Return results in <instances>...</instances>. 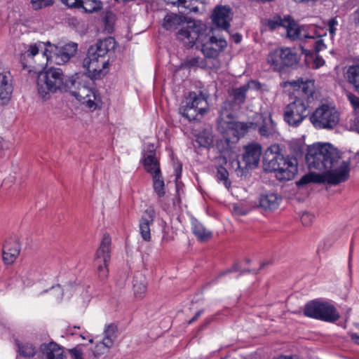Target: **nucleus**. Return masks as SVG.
Wrapping results in <instances>:
<instances>
[{"label": "nucleus", "instance_id": "f257e3e1", "mask_svg": "<svg viewBox=\"0 0 359 359\" xmlns=\"http://www.w3.org/2000/svg\"><path fill=\"white\" fill-rule=\"evenodd\" d=\"M336 149L328 142H316L307 147L306 163L309 170H316L320 173L310 172L297 182V186L309 183H327L337 184Z\"/></svg>", "mask_w": 359, "mask_h": 359}, {"label": "nucleus", "instance_id": "f03ea898", "mask_svg": "<svg viewBox=\"0 0 359 359\" xmlns=\"http://www.w3.org/2000/svg\"><path fill=\"white\" fill-rule=\"evenodd\" d=\"M294 91V100L288 104L284 111V120L291 126L297 127L309 116L311 104L314 101L313 80L299 78L285 83Z\"/></svg>", "mask_w": 359, "mask_h": 359}, {"label": "nucleus", "instance_id": "7ed1b4c3", "mask_svg": "<svg viewBox=\"0 0 359 359\" xmlns=\"http://www.w3.org/2000/svg\"><path fill=\"white\" fill-rule=\"evenodd\" d=\"M178 39L188 43L190 46L198 44L206 57L214 58L226 47V41L222 38L214 36L211 31L207 32L201 25L189 22L186 29L179 32Z\"/></svg>", "mask_w": 359, "mask_h": 359}, {"label": "nucleus", "instance_id": "20e7f679", "mask_svg": "<svg viewBox=\"0 0 359 359\" xmlns=\"http://www.w3.org/2000/svg\"><path fill=\"white\" fill-rule=\"evenodd\" d=\"M114 46L115 41L112 37L99 40L90 46L83 62V66L90 77L96 79L106 74L109 65L107 54Z\"/></svg>", "mask_w": 359, "mask_h": 359}, {"label": "nucleus", "instance_id": "39448f33", "mask_svg": "<svg viewBox=\"0 0 359 359\" xmlns=\"http://www.w3.org/2000/svg\"><path fill=\"white\" fill-rule=\"evenodd\" d=\"M219 127L224 130L223 138L217 141L216 146L221 153H225L231 149V144L236 142L244 136L250 129H256L257 124L253 122H239L233 121V116L225 110H222L219 118Z\"/></svg>", "mask_w": 359, "mask_h": 359}, {"label": "nucleus", "instance_id": "423d86ee", "mask_svg": "<svg viewBox=\"0 0 359 359\" xmlns=\"http://www.w3.org/2000/svg\"><path fill=\"white\" fill-rule=\"evenodd\" d=\"M74 85L73 78L65 76L60 68H50L39 74L37 81L38 91L42 97L57 90L68 91Z\"/></svg>", "mask_w": 359, "mask_h": 359}, {"label": "nucleus", "instance_id": "0eeeda50", "mask_svg": "<svg viewBox=\"0 0 359 359\" xmlns=\"http://www.w3.org/2000/svg\"><path fill=\"white\" fill-rule=\"evenodd\" d=\"M264 169L266 172H273L275 177L279 181H289L297 173V160L290 156L279 157L275 160L269 159L264 163Z\"/></svg>", "mask_w": 359, "mask_h": 359}, {"label": "nucleus", "instance_id": "6e6552de", "mask_svg": "<svg viewBox=\"0 0 359 359\" xmlns=\"http://www.w3.org/2000/svg\"><path fill=\"white\" fill-rule=\"evenodd\" d=\"M47 44L49 48H44L42 53L46 65L48 63L64 65L76 54L78 48L77 43L74 42L68 43L62 47L51 45L50 42H47Z\"/></svg>", "mask_w": 359, "mask_h": 359}, {"label": "nucleus", "instance_id": "1a4fd4ad", "mask_svg": "<svg viewBox=\"0 0 359 359\" xmlns=\"http://www.w3.org/2000/svg\"><path fill=\"white\" fill-rule=\"evenodd\" d=\"M304 313L307 317L326 322L333 323L337 320L334 306L319 299L308 302L305 306Z\"/></svg>", "mask_w": 359, "mask_h": 359}, {"label": "nucleus", "instance_id": "9d476101", "mask_svg": "<svg viewBox=\"0 0 359 359\" xmlns=\"http://www.w3.org/2000/svg\"><path fill=\"white\" fill-rule=\"evenodd\" d=\"M111 242L110 236L104 234L94 259L93 264L96 274L101 281H104L108 277Z\"/></svg>", "mask_w": 359, "mask_h": 359}, {"label": "nucleus", "instance_id": "9b49d317", "mask_svg": "<svg viewBox=\"0 0 359 359\" xmlns=\"http://www.w3.org/2000/svg\"><path fill=\"white\" fill-rule=\"evenodd\" d=\"M337 109L334 104H322L310 116L311 123L316 128H332L337 125Z\"/></svg>", "mask_w": 359, "mask_h": 359}, {"label": "nucleus", "instance_id": "f8f14e48", "mask_svg": "<svg viewBox=\"0 0 359 359\" xmlns=\"http://www.w3.org/2000/svg\"><path fill=\"white\" fill-rule=\"evenodd\" d=\"M208 102L201 93L197 94L191 92L187 98V103L182 109V115L189 121L198 119V116H202L208 111Z\"/></svg>", "mask_w": 359, "mask_h": 359}, {"label": "nucleus", "instance_id": "ddd939ff", "mask_svg": "<svg viewBox=\"0 0 359 359\" xmlns=\"http://www.w3.org/2000/svg\"><path fill=\"white\" fill-rule=\"evenodd\" d=\"M68 91L88 109L94 110L97 108V96L93 89L82 85L78 87L77 90H73L72 87Z\"/></svg>", "mask_w": 359, "mask_h": 359}, {"label": "nucleus", "instance_id": "4468645a", "mask_svg": "<svg viewBox=\"0 0 359 359\" xmlns=\"http://www.w3.org/2000/svg\"><path fill=\"white\" fill-rule=\"evenodd\" d=\"M156 217L155 210L149 208L144 210L139 222V232L142 238L149 242L151 240V226L153 225Z\"/></svg>", "mask_w": 359, "mask_h": 359}, {"label": "nucleus", "instance_id": "2eb2a0df", "mask_svg": "<svg viewBox=\"0 0 359 359\" xmlns=\"http://www.w3.org/2000/svg\"><path fill=\"white\" fill-rule=\"evenodd\" d=\"M232 11L229 6H217L212 14V22L218 27L228 29L232 19Z\"/></svg>", "mask_w": 359, "mask_h": 359}, {"label": "nucleus", "instance_id": "dca6fc26", "mask_svg": "<svg viewBox=\"0 0 359 359\" xmlns=\"http://www.w3.org/2000/svg\"><path fill=\"white\" fill-rule=\"evenodd\" d=\"M45 44L42 42H38L27 45L25 47V50L20 54V61L24 69L34 67L36 64L34 57L39 54V50H43Z\"/></svg>", "mask_w": 359, "mask_h": 359}, {"label": "nucleus", "instance_id": "f3484780", "mask_svg": "<svg viewBox=\"0 0 359 359\" xmlns=\"http://www.w3.org/2000/svg\"><path fill=\"white\" fill-rule=\"evenodd\" d=\"M20 252V245L16 238H7L3 245L2 257L6 264H13Z\"/></svg>", "mask_w": 359, "mask_h": 359}, {"label": "nucleus", "instance_id": "a211bd4d", "mask_svg": "<svg viewBox=\"0 0 359 359\" xmlns=\"http://www.w3.org/2000/svg\"><path fill=\"white\" fill-rule=\"evenodd\" d=\"M245 152L243 154L245 168H255L259 162L262 154V147L259 144H250L244 147Z\"/></svg>", "mask_w": 359, "mask_h": 359}, {"label": "nucleus", "instance_id": "6ab92c4d", "mask_svg": "<svg viewBox=\"0 0 359 359\" xmlns=\"http://www.w3.org/2000/svg\"><path fill=\"white\" fill-rule=\"evenodd\" d=\"M189 22H195L192 20H187L184 16L170 13L165 16L163 26L167 30H176L180 29L177 33V36L178 37L179 32L182 29H186Z\"/></svg>", "mask_w": 359, "mask_h": 359}, {"label": "nucleus", "instance_id": "aec40b11", "mask_svg": "<svg viewBox=\"0 0 359 359\" xmlns=\"http://www.w3.org/2000/svg\"><path fill=\"white\" fill-rule=\"evenodd\" d=\"M283 27L287 36L292 39L304 40L305 38V26H299L290 16L283 18Z\"/></svg>", "mask_w": 359, "mask_h": 359}, {"label": "nucleus", "instance_id": "412c9836", "mask_svg": "<svg viewBox=\"0 0 359 359\" xmlns=\"http://www.w3.org/2000/svg\"><path fill=\"white\" fill-rule=\"evenodd\" d=\"M143 165L151 176L161 172L160 163L156 157L155 146L152 145V150H150L149 154H144Z\"/></svg>", "mask_w": 359, "mask_h": 359}, {"label": "nucleus", "instance_id": "4be33fe9", "mask_svg": "<svg viewBox=\"0 0 359 359\" xmlns=\"http://www.w3.org/2000/svg\"><path fill=\"white\" fill-rule=\"evenodd\" d=\"M41 351L46 359H66L62 348L55 342L42 344Z\"/></svg>", "mask_w": 359, "mask_h": 359}, {"label": "nucleus", "instance_id": "5701e85b", "mask_svg": "<svg viewBox=\"0 0 359 359\" xmlns=\"http://www.w3.org/2000/svg\"><path fill=\"white\" fill-rule=\"evenodd\" d=\"M13 92V86L10 83V76L6 73L0 74V104H6Z\"/></svg>", "mask_w": 359, "mask_h": 359}, {"label": "nucleus", "instance_id": "b1692460", "mask_svg": "<svg viewBox=\"0 0 359 359\" xmlns=\"http://www.w3.org/2000/svg\"><path fill=\"white\" fill-rule=\"evenodd\" d=\"M191 230L197 239L201 242H206L212 236V232L196 219L191 221Z\"/></svg>", "mask_w": 359, "mask_h": 359}, {"label": "nucleus", "instance_id": "393cba45", "mask_svg": "<svg viewBox=\"0 0 359 359\" xmlns=\"http://www.w3.org/2000/svg\"><path fill=\"white\" fill-rule=\"evenodd\" d=\"M281 201V198L276 194L270 193L261 196L259 204L265 210L276 209Z\"/></svg>", "mask_w": 359, "mask_h": 359}, {"label": "nucleus", "instance_id": "a878e982", "mask_svg": "<svg viewBox=\"0 0 359 359\" xmlns=\"http://www.w3.org/2000/svg\"><path fill=\"white\" fill-rule=\"evenodd\" d=\"M133 289L135 298L142 299L147 293V281L144 276H135L133 280Z\"/></svg>", "mask_w": 359, "mask_h": 359}, {"label": "nucleus", "instance_id": "bb28decb", "mask_svg": "<svg viewBox=\"0 0 359 359\" xmlns=\"http://www.w3.org/2000/svg\"><path fill=\"white\" fill-rule=\"evenodd\" d=\"M259 133L264 137H276L278 132L275 122L271 118H264L262 126L258 128Z\"/></svg>", "mask_w": 359, "mask_h": 359}, {"label": "nucleus", "instance_id": "cd10ccee", "mask_svg": "<svg viewBox=\"0 0 359 359\" xmlns=\"http://www.w3.org/2000/svg\"><path fill=\"white\" fill-rule=\"evenodd\" d=\"M305 38L306 43H309L318 38H323L327 35V29L322 27H317L314 25L305 26Z\"/></svg>", "mask_w": 359, "mask_h": 359}, {"label": "nucleus", "instance_id": "c85d7f7f", "mask_svg": "<svg viewBox=\"0 0 359 359\" xmlns=\"http://www.w3.org/2000/svg\"><path fill=\"white\" fill-rule=\"evenodd\" d=\"M266 60L274 71L281 72L283 70L280 48L271 51L267 55Z\"/></svg>", "mask_w": 359, "mask_h": 359}, {"label": "nucleus", "instance_id": "c756f323", "mask_svg": "<svg viewBox=\"0 0 359 359\" xmlns=\"http://www.w3.org/2000/svg\"><path fill=\"white\" fill-rule=\"evenodd\" d=\"M282 62L283 69L285 67H292L298 62L297 54L290 48H281Z\"/></svg>", "mask_w": 359, "mask_h": 359}, {"label": "nucleus", "instance_id": "7c9ffc66", "mask_svg": "<svg viewBox=\"0 0 359 359\" xmlns=\"http://www.w3.org/2000/svg\"><path fill=\"white\" fill-rule=\"evenodd\" d=\"M346 78L359 94V65L349 67L346 72Z\"/></svg>", "mask_w": 359, "mask_h": 359}, {"label": "nucleus", "instance_id": "2f4dec72", "mask_svg": "<svg viewBox=\"0 0 359 359\" xmlns=\"http://www.w3.org/2000/svg\"><path fill=\"white\" fill-rule=\"evenodd\" d=\"M102 4L98 0H80L77 8H83L86 13H92L100 11Z\"/></svg>", "mask_w": 359, "mask_h": 359}, {"label": "nucleus", "instance_id": "473e14b6", "mask_svg": "<svg viewBox=\"0 0 359 359\" xmlns=\"http://www.w3.org/2000/svg\"><path fill=\"white\" fill-rule=\"evenodd\" d=\"M117 326L114 323L108 324L104 329V338L102 340L107 342L108 345L112 346L117 338Z\"/></svg>", "mask_w": 359, "mask_h": 359}, {"label": "nucleus", "instance_id": "72a5a7b5", "mask_svg": "<svg viewBox=\"0 0 359 359\" xmlns=\"http://www.w3.org/2000/svg\"><path fill=\"white\" fill-rule=\"evenodd\" d=\"M196 142L201 147H209L212 145L214 140L212 132L208 129H204L196 135Z\"/></svg>", "mask_w": 359, "mask_h": 359}, {"label": "nucleus", "instance_id": "f704fd0d", "mask_svg": "<svg viewBox=\"0 0 359 359\" xmlns=\"http://www.w3.org/2000/svg\"><path fill=\"white\" fill-rule=\"evenodd\" d=\"M249 88L250 85L247 83L233 90L232 95L233 97V102L236 104L240 106L245 102L246 93L249 90Z\"/></svg>", "mask_w": 359, "mask_h": 359}, {"label": "nucleus", "instance_id": "c9c22d12", "mask_svg": "<svg viewBox=\"0 0 359 359\" xmlns=\"http://www.w3.org/2000/svg\"><path fill=\"white\" fill-rule=\"evenodd\" d=\"M350 160L342 161L338 166V184L347 181L350 177Z\"/></svg>", "mask_w": 359, "mask_h": 359}, {"label": "nucleus", "instance_id": "e433bc0d", "mask_svg": "<svg viewBox=\"0 0 359 359\" xmlns=\"http://www.w3.org/2000/svg\"><path fill=\"white\" fill-rule=\"evenodd\" d=\"M76 292L80 296L81 306H85L90 302L92 298L90 286H79L76 289Z\"/></svg>", "mask_w": 359, "mask_h": 359}, {"label": "nucleus", "instance_id": "4c0bfd02", "mask_svg": "<svg viewBox=\"0 0 359 359\" xmlns=\"http://www.w3.org/2000/svg\"><path fill=\"white\" fill-rule=\"evenodd\" d=\"M216 179L218 182H222L228 191L230 190L231 182L229 179V172L224 167L219 166L217 168Z\"/></svg>", "mask_w": 359, "mask_h": 359}, {"label": "nucleus", "instance_id": "58836bf2", "mask_svg": "<svg viewBox=\"0 0 359 359\" xmlns=\"http://www.w3.org/2000/svg\"><path fill=\"white\" fill-rule=\"evenodd\" d=\"M152 178L154 191L158 197H163L165 195V184L161 172L152 175Z\"/></svg>", "mask_w": 359, "mask_h": 359}, {"label": "nucleus", "instance_id": "ea45409f", "mask_svg": "<svg viewBox=\"0 0 359 359\" xmlns=\"http://www.w3.org/2000/svg\"><path fill=\"white\" fill-rule=\"evenodd\" d=\"M308 45L312 47V49H306L304 46L302 47V52L306 55L312 54L313 52L317 53L326 48L322 38H318L316 40L308 43Z\"/></svg>", "mask_w": 359, "mask_h": 359}, {"label": "nucleus", "instance_id": "a19ab883", "mask_svg": "<svg viewBox=\"0 0 359 359\" xmlns=\"http://www.w3.org/2000/svg\"><path fill=\"white\" fill-rule=\"evenodd\" d=\"M281 149L280 146L277 144H274L271 145L265 152V157L264 158V163L266 162L269 159L275 160L279 157H285L280 153Z\"/></svg>", "mask_w": 359, "mask_h": 359}, {"label": "nucleus", "instance_id": "79ce46f5", "mask_svg": "<svg viewBox=\"0 0 359 359\" xmlns=\"http://www.w3.org/2000/svg\"><path fill=\"white\" fill-rule=\"evenodd\" d=\"M112 346L108 345L106 341L102 340L96 344L94 349L93 350V354L95 358L100 357L101 355L107 353Z\"/></svg>", "mask_w": 359, "mask_h": 359}, {"label": "nucleus", "instance_id": "37998d69", "mask_svg": "<svg viewBox=\"0 0 359 359\" xmlns=\"http://www.w3.org/2000/svg\"><path fill=\"white\" fill-rule=\"evenodd\" d=\"M20 354L25 357H32L35 354V348L32 344H25L19 347Z\"/></svg>", "mask_w": 359, "mask_h": 359}, {"label": "nucleus", "instance_id": "c03bdc74", "mask_svg": "<svg viewBox=\"0 0 359 359\" xmlns=\"http://www.w3.org/2000/svg\"><path fill=\"white\" fill-rule=\"evenodd\" d=\"M31 2L33 8L37 10L53 5L54 0H31Z\"/></svg>", "mask_w": 359, "mask_h": 359}, {"label": "nucleus", "instance_id": "a18cd8bd", "mask_svg": "<svg viewBox=\"0 0 359 359\" xmlns=\"http://www.w3.org/2000/svg\"><path fill=\"white\" fill-rule=\"evenodd\" d=\"M202 64V59L200 57L188 58L184 62V65L189 68L198 67Z\"/></svg>", "mask_w": 359, "mask_h": 359}, {"label": "nucleus", "instance_id": "49530a36", "mask_svg": "<svg viewBox=\"0 0 359 359\" xmlns=\"http://www.w3.org/2000/svg\"><path fill=\"white\" fill-rule=\"evenodd\" d=\"M266 25L271 29L273 30L278 27H283V18L279 16L275 17L273 19L269 20Z\"/></svg>", "mask_w": 359, "mask_h": 359}, {"label": "nucleus", "instance_id": "de8ad7c7", "mask_svg": "<svg viewBox=\"0 0 359 359\" xmlns=\"http://www.w3.org/2000/svg\"><path fill=\"white\" fill-rule=\"evenodd\" d=\"M162 233H163V235H162L161 242L163 243H169L174 239V236L172 234L170 233L165 222H163V227L162 229Z\"/></svg>", "mask_w": 359, "mask_h": 359}, {"label": "nucleus", "instance_id": "09e8293b", "mask_svg": "<svg viewBox=\"0 0 359 359\" xmlns=\"http://www.w3.org/2000/svg\"><path fill=\"white\" fill-rule=\"evenodd\" d=\"M315 217L313 215L309 212H305L301 217V221L303 225L308 226L312 223Z\"/></svg>", "mask_w": 359, "mask_h": 359}, {"label": "nucleus", "instance_id": "8fccbe9b", "mask_svg": "<svg viewBox=\"0 0 359 359\" xmlns=\"http://www.w3.org/2000/svg\"><path fill=\"white\" fill-rule=\"evenodd\" d=\"M21 181V175L20 173H18L16 172H13V174H10L9 176L4 180V183L6 184V182H20Z\"/></svg>", "mask_w": 359, "mask_h": 359}, {"label": "nucleus", "instance_id": "3c124183", "mask_svg": "<svg viewBox=\"0 0 359 359\" xmlns=\"http://www.w3.org/2000/svg\"><path fill=\"white\" fill-rule=\"evenodd\" d=\"M347 97L355 109L359 110V97L353 93H348Z\"/></svg>", "mask_w": 359, "mask_h": 359}, {"label": "nucleus", "instance_id": "603ef678", "mask_svg": "<svg viewBox=\"0 0 359 359\" xmlns=\"http://www.w3.org/2000/svg\"><path fill=\"white\" fill-rule=\"evenodd\" d=\"M231 166L235 170V171L238 172V175H239V174L242 175L243 174V171H242L243 168H241V162L238 159V158H236L232 160V161H231Z\"/></svg>", "mask_w": 359, "mask_h": 359}, {"label": "nucleus", "instance_id": "864d4df0", "mask_svg": "<svg viewBox=\"0 0 359 359\" xmlns=\"http://www.w3.org/2000/svg\"><path fill=\"white\" fill-rule=\"evenodd\" d=\"M69 353L72 359H83V353L79 348H74L71 349Z\"/></svg>", "mask_w": 359, "mask_h": 359}, {"label": "nucleus", "instance_id": "5fc2aeb1", "mask_svg": "<svg viewBox=\"0 0 359 359\" xmlns=\"http://www.w3.org/2000/svg\"><path fill=\"white\" fill-rule=\"evenodd\" d=\"M62 4L71 8H77L80 0H60Z\"/></svg>", "mask_w": 359, "mask_h": 359}, {"label": "nucleus", "instance_id": "6e6d98bb", "mask_svg": "<svg viewBox=\"0 0 359 359\" xmlns=\"http://www.w3.org/2000/svg\"><path fill=\"white\" fill-rule=\"evenodd\" d=\"M324 64H325V60H323V58H322L319 56H316V58L313 60L312 68L318 69L320 67L323 66Z\"/></svg>", "mask_w": 359, "mask_h": 359}, {"label": "nucleus", "instance_id": "4d7b16f0", "mask_svg": "<svg viewBox=\"0 0 359 359\" xmlns=\"http://www.w3.org/2000/svg\"><path fill=\"white\" fill-rule=\"evenodd\" d=\"M329 30L331 36H333L334 34V18L330 23Z\"/></svg>", "mask_w": 359, "mask_h": 359}, {"label": "nucleus", "instance_id": "13d9d810", "mask_svg": "<svg viewBox=\"0 0 359 359\" xmlns=\"http://www.w3.org/2000/svg\"><path fill=\"white\" fill-rule=\"evenodd\" d=\"M203 313V311H198L196 314L195 316L189 321V323H191L193 322H194L195 320H196L199 316L201 315V313Z\"/></svg>", "mask_w": 359, "mask_h": 359}, {"label": "nucleus", "instance_id": "bf43d9fd", "mask_svg": "<svg viewBox=\"0 0 359 359\" xmlns=\"http://www.w3.org/2000/svg\"><path fill=\"white\" fill-rule=\"evenodd\" d=\"M351 339L358 344H359V335L357 334H352Z\"/></svg>", "mask_w": 359, "mask_h": 359}, {"label": "nucleus", "instance_id": "052dcab7", "mask_svg": "<svg viewBox=\"0 0 359 359\" xmlns=\"http://www.w3.org/2000/svg\"><path fill=\"white\" fill-rule=\"evenodd\" d=\"M237 271V266H233V268L231 269H229V270H227L224 272H222L220 276H224L228 273H230V272H232V271Z\"/></svg>", "mask_w": 359, "mask_h": 359}, {"label": "nucleus", "instance_id": "680f3d73", "mask_svg": "<svg viewBox=\"0 0 359 359\" xmlns=\"http://www.w3.org/2000/svg\"><path fill=\"white\" fill-rule=\"evenodd\" d=\"M277 359H297V358H295L293 356L281 355V356L278 357Z\"/></svg>", "mask_w": 359, "mask_h": 359}, {"label": "nucleus", "instance_id": "e2e57ef3", "mask_svg": "<svg viewBox=\"0 0 359 359\" xmlns=\"http://www.w3.org/2000/svg\"><path fill=\"white\" fill-rule=\"evenodd\" d=\"M153 144H147V150L146 151L144 154H149L150 150H152Z\"/></svg>", "mask_w": 359, "mask_h": 359}, {"label": "nucleus", "instance_id": "0e129e2a", "mask_svg": "<svg viewBox=\"0 0 359 359\" xmlns=\"http://www.w3.org/2000/svg\"><path fill=\"white\" fill-rule=\"evenodd\" d=\"M241 36H239V35L236 36V38H235V42H236V43H240V42H241Z\"/></svg>", "mask_w": 359, "mask_h": 359}, {"label": "nucleus", "instance_id": "69168bd1", "mask_svg": "<svg viewBox=\"0 0 359 359\" xmlns=\"http://www.w3.org/2000/svg\"><path fill=\"white\" fill-rule=\"evenodd\" d=\"M67 331H68L69 333H70L72 334H76V332L72 331V327H69Z\"/></svg>", "mask_w": 359, "mask_h": 359}, {"label": "nucleus", "instance_id": "338daca9", "mask_svg": "<svg viewBox=\"0 0 359 359\" xmlns=\"http://www.w3.org/2000/svg\"><path fill=\"white\" fill-rule=\"evenodd\" d=\"M2 140H2V138H1V137H0V149H1L2 148V147H3Z\"/></svg>", "mask_w": 359, "mask_h": 359}, {"label": "nucleus", "instance_id": "774afa93", "mask_svg": "<svg viewBox=\"0 0 359 359\" xmlns=\"http://www.w3.org/2000/svg\"><path fill=\"white\" fill-rule=\"evenodd\" d=\"M350 287H351V283H348V287H347V288H346V290H349V288H350Z\"/></svg>", "mask_w": 359, "mask_h": 359}]
</instances>
